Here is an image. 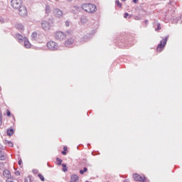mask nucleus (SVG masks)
I'll list each match as a JSON object with an SVG mask.
<instances>
[{"mask_svg": "<svg viewBox=\"0 0 182 182\" xmlns=\"http://www.w3.org/2000/svg\"><path fill=\"white\" fill-rule=\"evenodd\" d=\"M147 22H149V21L146 20V21H145V23H147Z\"/></svg>", "mask_w": 182, "mask_h": 182, "instance_id": "obj_44", "label": "nucleus"}, {"mask_svg": "<svg viewBox=\"0 0 182 182\" xmlns=\"http://www.w3.org/2000/svg\"><path fill=\"white\" fill-rule=\"evenodd\" d=\"M85 182H89V181H86Z\"/></svg>", "mask_w": 182, "mask_h": 182, "instance_id": "obj_46", "label": "nucleus"}, {"mask_svg": "<svg viewBox=\"0 0 182 182\" xmlns=\"http://www.w3.org/2000/svg\"><path fill=\"white\" fill-rule=\"evenodd\" d=\"M41 26L44 31H49V29H50L51 24L49 21H43L41 22Z\"/></svg>", "mask_w": 182, "mask_h": 182, "instance_id": "obj_6", "label": "nucleus"}, {"mask_svg": "<svg viewBox=\"0 0 182 182\" xmlns=\"http://www.w3.org/2000/svg\"><path fill=\"white\" fill-rule=\"evenodd\" d=\"M15 38H16V39H18V41L20 43H23V41H25V37H23V36H22L19 33L16 34Z\"/></svg>", "mask_w": 182, "mask_h": 182, "instance_id": "obj_13", "label": "nucleus"}, {"mask_svg": "<svg viewBox=\"0 0 182 182\" xmlns=\"http://www.w3.org/2000/svg\"><path fill=\"white\" fill-rule=\"evenodd\" d=\"M33 174H38V169H33Z\"/></svg>", "mask_w": 182, "mask_h": 182, "instance_id": "obj_31", "label": "nucleus"}, {"mask_svg": "<svg viewBox=\"0 0 182 182\" xmlns=\"http://www.w3.org/2000/svg\"><path fill=\"white\" fill-rule=\"evenodd\" d=\"M16 176H21V172H19V171L16 172Z\"/></svg>", "mask_w": 182, "mask_h": 182, "instance_id": "obj_38", "label": "nucleus"}, {"mask_svg": "<svg viewBox=\"0 0 182 182\" xmlns=\"http://www.w3.org/2000/svg\"><path fill=\"white\" fill-rule=\"evenodd\" d=\"M56 161H57L58 166H62V162L63 161L62 159H59V158H56Z\"/></svg>", "mask_w": 182, "mask_h": 182, "instance_id": "obj_24", "label": "nucleus"}, {"mask_svg": "<svg viewBox=\"0 0 182 182\" xmlns=\"http://www.w3.org/2000/svg\"><path fill=\"white\" fill-rule=\"evenodd\" d=\"M38 176L41 180V181H45V177H43L42 174L40 173L38 175Z\"/></svg>", "mask_w": 182, "mask_h": 182, "instance_id": "obj_28", "label": "nucleus"}, {"mask_svg": "<svg viewBox=\"0 0 182 182\" xmlns=\"http://www.w3.org/2000/svg\"><path fill=\"white\" fill-rule=\"evenodd\" d=\"M115 4H116V5H117V6H119V8H122V3H120V1L119 0H117L115 1Z\"/></svg>", "mask_w": 182, "mask_h": 182, "instance_id": "obj_26", "label": "nucleus"}, {"mask_svg": "<svg viewBox=\"0 0 182 182\" xmlns=\"http://www.w3.org/2000/svg\"><path fill=\"white\" fill-rule=\"evenodd\" d=\"M18 14L21 16H26V15H28V11L26 10V7H25V6H21L20 8H18Z\"/></svg>", "mask_w": 182, "mask_h": 182, "instance_id": "obj_7", "label": "nucleus"}, {"mask_svg": "<svg viewBox=\"0 0 182 182\" xmlns=\"http://www.w3.org/2000/svg\"><path fill=\"white\" fill-rule=\"evenodd\" d=\"M55 38L58 41H63V39L66 38V33H65L62 31H58V32L55 33Z\"/></svg>", "mask_w": 182, "mask_h": 182, "instance_id": "obj_5", "label": "nucleus"}, {"mask_svg": "<svg viewBox=\"0 0 182 182\" xmlns=\"http://www.w3.org/2000/svg\"><path fill=\"white\" fill-rule=\"evenodd\" d=\"M86 171H87V168L85 167L83 170L80 171V173L85 174V173H86Z\"/></svg>", "mask_w": 182, "mask_h": 182, "instance_id": "obj_27", "label": "nucleus"}, {"mask_svg": "<svg viewBox=\"0 0 182 182\" xmlns=\"http://www.w3.org/2000/svg\"><path fill=\"white\" fill-rule=\"evenodd\" d=\"M31 39H32V41L38 40V33H36V32H34L31 34Z\"/></svg>", "mask_w": 182, "mask_h": 182, "instance_id": "obj_19", "label": "nucleus"}, {"mask_svg": "<svg viewBox=\"0 0 182 182\" xmlns=\"http://www.w3.org/2000/svg\"><path fill=\"white\" fill-rule=\"evenodd\" d=\"M124 182H130V181H129V179H125L124 180Z\"/></svg>", "mask_w": 182, "mask_h": 182, "instance_id": "obj_41", "label": "nucleus"}, {"mask_svg": "<svg viewBox=\"0 0 182 182\" xmlns=\"http://www.w3.org/2000/svg\"><path fill=\"white\" fill-rule=\"evenodd\" d=\"M62 166L63 167V171H64V173H66V171H68V166L66 165V164H62Z\"/></svg>", "mask_w": 182, "mask_h": 182, "instance_id": "obj_23", "label": "nucleus"}, {"mask_svg": "<svg viewBox=\"0 0 182 182\" xmlns=\"http://www.w3.org/2000/svg\"><path fill=\"white\" fill-rule=\"evenodd\" d=\"M0 126H2V113L0 111Z\"/></svg>", "mask_w": 182, "mask_h": 182, "instance_id": "obj_29", "label": "nucleus"}, {"mask_svg": "<svg viewBox=\"0 0 182 182\" xmlns=\"http://www.w3.org/2000/svg\"><path fill=\"white\" fill-rule=\"evenodd\" d=\"M21 165H22V160L20 159V160L18 161V166H21Z\"/></svg>", "mask_w": 182, "mask_h": 182, "instance_id": "obj_37", "label": "nucleus"}, {"mask_svg": "<svg viewBox=\"0 0 182 182\" xmlns=\"http://www.w3.org/2000/svg\"><path fill=\"white\" fill-rule=\"evenodd\" d=\"M87 22V17L86 16H82L81 18V23H86Z\"/></svg>", "mask_w": 182, "mask_h": 182, "instance_id": "obj_21", "label": "nucleus"}, {"mask_svg": "<svg viewBox=\"0 0 182 182\" xmlns=\"http://www.w3.org/2000/svg\"><path fill=\"white\" fill-rule=\"evenodd\" d=\"M63 150H64V151H68V148L66 146H64Z\"/></svg>", "mask_w": 182, "mask_h": 182, "instance_id": "obj_39", "label": "nucleus"}, {"mask_svg": "<svg viewBox=\"0 0 182 182\" xmlns=\"http://www.w3.org/2000/svg\"><path fill=\"white\" fill-rule=\"evenodd\" d=\"M61 154L63 155V156H66V151H63L61 152Z\"/></svg>", "mask_w": 182, "mask_h": 182, "instance_id": "obj_36", "label": "nucleus"}, {"mask_svg": "<svg viewBox=\"0 0 182 182\" xmlns=\"http://www.w3.org/2000/svg\"><path fill=\"white\" fill-rule=\"evenodd\" d=\"M6 159V154H5V152L0 150V160H5Z\"/></svg>", "mask_w": 182, "mask_h": 182, "instance_id": "obj_17", "label": "nucleus"}, {"mask_svg": "<svg viewBox=\"0 0 182 182\" xmlns=\"http://www.w3.org/2000/svg\"><path fill=\"white\" fill-rule=\"evenodd\" d=\"M82 10V8H80V6H74L73 7V9H71V12L73 14H79V12H80V11Z\"/></svg>", "mask_w": 182, "mask_h": 182, "instance_id": "obj_11", "label": "nucleus"}, {"mask_svg": "<svg viewBox=\"0 0 182 182\" xmlns=\"http://www.w3.org/2000/svg\"><path fill=\"white\" fill-rule=\"evenodd\" d=\"M122 2H126V0H121Z\"/></svg>", "mask_w": 182, "mask_h": 182, "instance_id": "obj_43", "label": "nucleus"}, {"mask_svg": "<svg viewBox=\"0 0 182 182\" xmlns=\"http://www.w3.org/2000/svg\"><path fill=\"white\" fill-rule=\"evenodd\" d=\"M46 14L50 13V6H49L48 5L46 6Z\"/></svg>", "mask_w": 182, "mask_h": 182, "instance_id": "obj_25", "label": "nucleus"}, {"mask_svg": "<svg viewBox=\"0 0 182 182\" xmlns=\"http://www.w3.org/2000/svg\"><path fill=\"white\" fill-rule=\"evenodd\" d=\"M46 46L49 50H58V49H59L58 43L53 41H48Z\"/></svg>", "mask_w": 182, "mask_h": 182, "instance_id": "obj_3", "label": "nucleus"}, {"mask_svg": "<svg viewBox=\"0 0 182 182\" xmlns=\"http://www.w3.org/2000/svg\"><path fill=\"white\" fill-rule=\"evenodd\" d=\"M7 134L9 136H12L14 134V129H7Z\"/></svg>", "mask_w": 182, "mask_h": 182, "instance_id": "obj_22", "label": "nucleus"}, {"mask_svg": "<svg viewBox=\"0 0 182 182\" xmlns=\"http://www.w3.org/2000/svg\"><path fill=\"white\" fill-rule=\"evenodd\" d=\"M0 149H1V150H5V146H4V145L0 144Z\"/></svg>", "mask_w": 182, "mask_h": 182, "instance_id": "obj_33", "label": "nucleus"}, {"mask_svg": "<svg viewBox=\"0 0 182 182\" xmlns=\"http://www.w3.org/2000/svg\"><path fill=\"white\" fill-rule=\"evenodd\" d=\"M77 181H79V176L76 174L72 175L70 177V182H77Z\"/></svg>", "mask_w": 182, "mask_h": 182, "instance_id": "obj_16", "label": "nucleus"}, {"mask_svg": "<svg viewBox=\"0 0 182 182\" xmlns=\"http://www.w3.org/2000/svg\"><path fill=\"white\" fill-rule=\"evenodd\" d=\"M134 4H137L139 2V0H133Z\"/></svg>", "mask_w": 182, "mask_h": 182, "instance_id": "obj_40", "label": "nucleus"}, {"mask_svg": "<svg viewBox=\"0 0 182 182\" xmlns=\"http://www.w3.org/2000/svg\"><path fill=\"white\" fill-rule=\"evenodd\" d=\"M3 176L6 177V178H11V171L8 169H5L3 171Z\"/></svg>", "mask_w": 182, "mask_h": 182, "instance_id": "obj_14", "label": "nucleus"}, {"mask_svg": "<svg viewBox=\"0 0 182 182\" xmlns=\"http://www.w3.org/2000/svg\"><path fill=\"white\" fill-rule=\"evenodd\" d=\"M129 16V13H125L124 15V18H127Z\"/></svg>", "mask_w": 182, "mask_h": 182, "instance_id": "obj_35", "label": "nucleus"}, {"mask_svg": "<svg viewBox=\"0 0 182 182\" xmlns=\"http://www.w3.org/2000/svg\"><path fill=\"white\" fill-rule=\"evenodd\" d=\"M135 19L139 20V18H138V17H136Z\"/></svg>", "mask_w": 182, "mask_h": 182, "instance_id": "obj_45", "label": "nucleus"}, {"mask_svg": "<svg viewBox=\"0 0 182 182\" xmlns=\"http://www.w3.org/2000/svg\"><path fill=\"white\" fill-rule=\"evenodd\" d=\"M0 22L1 23H5V21L4 20L3 18H0Z\"/></svg>", "mask_w": 182, "mask_h": 182, "instance_id": "obj_32", "label": "nucleus"}, {"mask_svg": "<svg viewBox=\"0 0 182 182\" xmlns=\"http://www.w3.org/2000/svg\"><path fill=\"white\" fill-rule=\"evenodd\" d=\"M168 40V36H166L164 39L160 41V43L156 48V52H161L164 49L166 45H167V41Z\"/></svg>", "mask_w": 182, "mask_h": 182, "instance_id": "obj_2", "label": "nucleus"}, {"mask_svg": "<svg viewBox=\"0 0 182 182\" xmlns=\"http://www.w3.org/2000/svg\"><path fill=\"white\" fill-rule=\"evenodd\" d=\"M23 43L24 45V48H26V49H29V48H31V44L26 37H24V41H23Z\"/></svg>", "mask_w": 182, "mask_h": 182, "instance_id": "obj_12", "label": "nucleus"}, {"mask_svg": "<svg viewBox=\"0 0 182 182\" xmlns=\"http://www.w3.org/2000/svg\"><path fill=\"white\" fill-rule=\"evenodd\" d=\"M68 2H72L73 0H67Z\"/></svg>", "mask_w": 182, "mask_h": 182, "instance_id": "obj_42", "label": "nucleus"}, {"mask_svg": "<svg viewBox=\"0 0 182 182\" xmlns=\"http://www.w3.org/2000/svg\"><path fill=\"white\" fill-rule=\"evenodd\" d=\"M73 43H75V38H70L65 41V46L68 48H70Z\"/></svg>", "mask_w": 182, "mask_h": 182, "instance_id": "obj_10", "label": "nucleus"}, {"mask_svg": "<svg viewBox=\"0 0 182 182\" xmlns=\"http://www.w3.org/2000/svg\"><path fill=\"white\" fill-rule=\"evenodd\" d=\"M16 28L18 29V31H23V26L21 23L16 24Z\"/></svg>", "mask_w": 182, "mask_h": 182, "instance_id": "obj_20", "label": "nucleus"}, {"mask_svg": "<svg viewBox=\"0 0 182 182\" xmlns=\"http://www.w3.org/2000/svg\"><path fill=\"white\" fill-rule=\"evenodd\" d=\"M11 6L14 9H19L22 6V0H11Z\"/></svg>", "mask_w": 182, "mask_h": 182, "instance_id": "obj_4", "label": "nucleus"}, {"mask_svg": "<svg viewBox=\"0 0 182 182\" xmlns=\"http://www.w3.org/2000/svg\"><path fill=\"white\" fill-rule=\"evenodd\" d=\"M6 114L9 117L11 116V112L9 110H7Z\"/></svg>", "mask_w": 182, "mask_h": 182, "instance_id": "obj_34", "label": "nucleus"}, {"mask_svg": "<svg viewBox=\"0 0 182 182\" xmlns=\"http://www.w3.org/2000/svg\"><path fill=\"white\" fill-rule=\"evenodd\" d=\"M0 90H1V86H0Z\"/></svg>", "mask_w": 182, "mask_h": 182, "instance_id": "obj_47", "label": "nucleus"}, {"mask_svg": "<svg viewBox=\"0 0 182 182\" xmlns=\"http://www.w3.org/2000/svg\"><path fill=\"white\" fill-rule=\"evenodd\" d=\"M133 178H134V180H135V181H146V177L141 176L137 173H134L133 175Z\"/></svg>", "mask_w": 182, "mask_h": 182, "instance_id": "obj_9", "label": "nucleus"}, {"mask_svg": "<svg viewBox=\"0 0 182 182\" xmlns=\"http://www.w3.org/2000/svg\"><path fill=\"white\" fill-rule=\"evenodd\" d=\"M81 8L88 14H95L97 11L96 5L92 4H82Z\"/></svg>", "mask_w": 182, "mask_h": 182, "instance_id": "obj_1", "label": "nucleus"}, {"mask_svg": "<svg viewBox=\"0 0 182 182\" xmlns=\"http://www.w3.org/2000/svg\"><path fill=\"white\" fill-rule=\"evenodd\" d=\"M4 144H6V146H9V147H14V143L11 141L5 140Z\"/></svg>", "mask_w": 182, "mask_h": 182, "instance_id": "obj_18", "label": "nucleus"}, {"mask_svg": "<svg viewBox=\"0 0 182 182\" xmlns=\"http://www.w3.org/2000/svg\"><path fill=\"white\" fill-rule=\"evenodd\" d=\"M65 26H70V22L68 21H66L65 23Z\"/></svg>", "mask_w": 182, "mask_h": 182, "instance_id": "obj_30", "label": "nucleus"}, {"mask_svg": "<svg viewBox=\"0 0 182 182\" xmlns=\"http://www.w3.org/2000/svg\"><path fill=\"white\" fill-rule=\"evenodd\" d=\"M154 27L156 28L155 31L156 32H158V31H160V29H161V25L160 24V23H157V21H154Z\"/></svg>", "mask_w": 182, "mask_h": 182, "instance_id": "obj_15", "label": "nucleus"}, {"mask_svg": "<svg viewBox=\"0 0 182 182\" xmlns=\"http://www.w3.org/2000/svg\"><path fill=\"white\" fill-rule=\"evenodd\" d=\"M53 14L55 16H56V18H61V16H63V11L59 9H54Z\"/></svg>", "mask_w": 182, "mask_h": 182, "instance_id": "obj_8", "label": "nucleus"}]
</instances>
